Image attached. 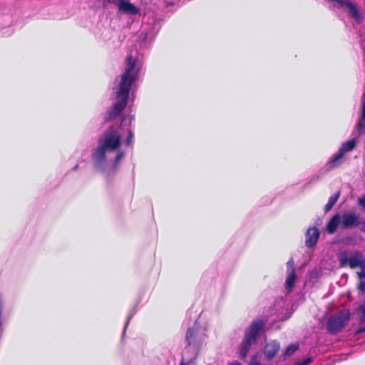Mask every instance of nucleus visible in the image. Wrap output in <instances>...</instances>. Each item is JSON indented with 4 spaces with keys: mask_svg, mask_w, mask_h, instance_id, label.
I'll return each mask as SVG.
<instances>
[{
    "mask_svg": "<svg viewBox=\"0 0 365 365\" xmlns=\"http://www.w3.org/2000/svg\"><path fill=\"white\" fill-rule=\"evenodd\" d=\"M126 68L120 76V82L118 90L116 92V98L118 100L110 107L105 115V121H111L117 118L125 108L130 87L138 78L139 69H135L136 59L128 54L125 59Z\"/></svg>",
    "mask_w": 365,
    "mask_h": 365,
    "instance_id": "f257e3e1",
    "label": "nucleus"
},
{
    "mask_svg": "<svg viewBox=\"0 0 365 365\" xmlns=\"http://www.w3.org/2000/svg\"><path fill=\"white\" fill-rule=\"evenodd\" d=\"M264 327V322L259 319L252 322L245 331L244 339L238 347L239 356L241 359L247 356L251 346L257 343L259 333Z\"/></svg>",
    "mask_w": 365,
    "mask_h": 365,
    "instance_id": "f03ea898",
    "label": "nucleus"
},
{
    "mask_svg": "<svg viewBox=\"0 0 365 365\" xmlns=\"http://www.w3.org/2000/svg\"><path fill=\"white\" fill-rule=\"evenodd\" d=\"M351 313L348 309H342L331 317L326 324L327 330L331 334L340 332L349 322Z\"/></svg>",
    "mask_w": 365,
    "mask_h": 365,
    "instance_id": "7ed1b4c3",
    "label": "nucleus"
},
{
    "mask_svg": "<svg viewBox=\"0 0 365 365\" xmlns=\"http://www.w3.org/2000/svg\"><path fill=\"white\" fill-rule=\"evenodd\" d=\"M120 138L118 131L112 126L104 132L103 138L100 139L98 142H101V145L108 150L114 151L120 146Z\"/></svg>",
    "mask_w": 365,
    "mask_h": 365,
    "instance_id": "20e7f679",
    "label": "nucleus"
},
{
    "mask_svg": "<svg viewBox=\"0 0 365 365\" xmlns=\"http://www.w3.org/2000/svg\"><path fill=\"white\" fill-rule=\"evenodd\" d=\"M339 260L341 267H346L349 264L351 269L360 267L365 262V258L359 251H356L349 258L346 253H341Z\"/></svg>",
    "mask_w": 365,
    "mask_h": 365,
    "instance_id": "39448f33",
    "label": "nucleus"
},
{
    "mask_svg": "<svg viewBox=\"0 0 365 365\" xmlns=\"http://www.w3.org/2000/svg\"><path fill=\"white\" fill-rule=\"evenodd\" d=\"M341 228L342 230L356 227L361 224L360 221V216L351 211L344 212L341 216Z\"/></svg>",
    "mask_w": 365,
    "mask_h": 365,
    "instance_id": "423d86ee",
    "label": "nucleus"
},
{
    "mask_svg": "<svg viewBox=\"0 0 365 365\" xmlns=\"http://www.w3.org/2000/svg\"><path fill=\"white\" fill-rule=\"evenodd\" d=\"M280 349L279 342L273 340L267 343L264 349V354L267 360H272L279 352Z\"/></svg>",
    "mask_w": 365,
    "mask_h": 365,
    "instance_id": "0eeeda50",
    "label": "nucleus"
},
{
    "mask_svg": "<svg viewBox=\"0 0 365 365\" xmlns=\"http://www.w3.org/2000/svg\"><path fill=\"white\" fill-rule=\"evenodd\" d=\"M319 237V230L315 227H310L306 232L305 245L307 247H312L314 246Z\"/></svg>",
    "mask_w": 365,
    "mask_h": 365,
    "instance_id": "6e6552de",
    "label": "nucleus"
},
{
    "mask_svg": "<svg viewBox=\"0 0 365 365\" xmlns=\"http://www.w3.org/2000/svg\"><path fill=\"white\" fill-rule=\"evenodd\" d=\"M107 150L101 145V142H98V146L92 155V159L96 165H101L106 160Z\"/></svg>",
    "mask_w": 365,
    "mask_h": 365,
    "instance_id": "1a4fd4ad",
    "label": "nucleus"
},
{
    "mask_svg": "<svg viewBox=\"0 0 365 365\" xmlns=\"http://www.w3.org/2000/svg\"><path fill=\"white\" fill-rule=\"evenodd\" d=\"M118 8L119 12L127 14L135 15L139 12V9L128 0H122Z\"/></svg>",
    "mask_w": 365,
    "mask_h": 365,
    "instance_id": "9d476101",
    "label": "nucleus"
},
{
    "mask_svg": "<svg viewBox=\"0 0 365 365\" xmlns=\"http://www.w3.org/2000/svg\"><path fill=\"white\" fill-rule=\"evenodd\" d=\"M341 215L339 213H336L333 215L327 224L326 229L329 234H334L338 227L341 226Z\"/></svg>",
    "mask_w": 365,
    "mask_h": 365,
    "instance_id": "9b49d317",
    "label": "nucleus"
},
{
    "mask_svg": "<svg viewBox=\"0 0 365 365\" xmlns=\"http://www.w3.org/2000/svg\"><path fill=\"white\" fill-rule=\"evenodd\" d=\"M344 154L343 153V151H341L339 149L336 153L332 155L331 158L329 159L328 163V170H331L334 168H337L339 166L341 163V160L342 158L344 157Z\"/></svg>",
    "mask_w": 365,
    "mask_h": 365,
    "instance_id": "f8f14e48",
    "label": "nucleus"
},
{
    "mask_svg": "<svg viewBox=\"0 0 365 365\" xmlns=\"http://www.w3.org/2000/svg\"><path fill=\"white\" fill-rule=\"evenodd\" d=\"M297 279V274L295 270L291 271L285 282V289L288 292H291L292 291V289L295 284V281Z\"/></svg>",
    "mask_w": 365,
    "mask_h": 365,
    "instance_id": "ddd939ff",
    "label": "nucleus"
},
{
    "mask_svg": "<svg viewBox=\"0 0 365 365\" xmlns=\"http://www.w3.org/2000/svg\"><path fill=\"white\" fill-rule=\"evenodd\" d=\"M196 336V330L194 328H188L186 333L185 339L189 346L194 344L195 343Z\"/></svg>",
    "mask_w": 365,
    "mask_h": 365,
    "instance_id": "4468645a",
    "label": "nucleus"
},
{
    "mask_svg": "<svg viewBox=\"0 0 365 365\" xmlns=\"http://www.w3.org/2000/svg\"><path fill=\"white\" fill-rule=\"evenodd\" d=\"M339 196H340V192L338 191L337 192H336L335 194H334L329 197L328 202L326 204V205L324 207L325 212L329 211L334 207V205L337 202Z\"/></svg>",
    "mask_w": 365,
    "mask_h": 365,
    "instance_id": "2eb2a0df",
    "label": "nucleus"
},
{
    "mask_svg": "<svg viewBox=\"0 0 365 365\" xmlns=\"http://www.w3.org/2000/svg\"><path fill=\"white\" fill-rule=\"evenodd\" d=\"M356 147V140L354 139L349 140L344 143H342L339 150L343 151V153L345 154L346 152L353 150Z\"/></svg>",
    "mask_w": 365,
    "mask_h": 365,
    "instance_id": "dca6fc26",
    "label": "nucleus"
},
{
    "mask_svg": "<svg viewBox=\"0 0 365 365\" xmlns=\"http://www.w3.org/2000/svg\"><path fill=\"white\" fill-rule=\"evenodd\" d=\"M356 128L359 135L365 134V117L360 115L356 125Z\"/></svg>",
    "mask_w": 365,
    "mask_h": 365,
    "instance_id": "f3484780",
    "label": "nucleus"
},
{
    "mask_svg": "<svg viewBox=\"0 0 365 365\" xmlns=\"http://www.w3.org/2000/svg\"><path fill=\"white\" fill-rule=\"evenodd\" d=\"M299 346L298 343L291 344L287 347L286 350L283 353V356L285 357L290 356L292 354H294V353L296 351H297L299 349Z\"/></svg>",
    "mask_w": 365,
    "mask_h": 365,
    "instance_id": "a211bd4d",
    "label": "nucleus"
},
{
    "mask_svg": "<svg viewBox=\"0 0 365 365\" xmlns=\"http://www.w3.org/2000/svg\"><path fill=\"white\" fill-rule=\"evenodd\" d=\"M356 312L361 313V315H360V317H359V323L361 324L365 323V300H364V302L363 304H360L357 307Z\"/></svg>",
    "mask_w": 365,
    "mask_h": 365,
    "instance_id": "6ab92c4d",
    "label": "nucleus"
},
{
    "mask_svg": "<svg viewBox=\"0 0 365 365\" xmlns=\"http://www.w3.org/2000/svg\"><path fill=\"white\" fill-rule=\"evenodd\" d=\"M357 289L361 294L365 293V280H361L357 284Z\"/></svg>",
    "mask_w": 365,
    "mask_h": 365,
    "instance_id": "aec40b11",
    "label": "nucleus"
},
{
    "mask_svg": "<svg viewBox=\"0 0 365 365\" xmlns=\"http://www.w3.org/2000/svg\"><path fill=\"white\" fill-rule=\"evenodd\" d=\"M121 1H122V0H105V1L103 3V6L106 7V6H107L108 4H113L118 7Z\"/></svg>",
    "mask_w": 365,
    "mask_h": 365,
    "instance_id": "412c9836",
    "label": "nucleus"
},
{
    "mask_svg": "<svg viewBox=\"0 0 365 365\" xmlns=\"http://www.w3.org/2000/svg\"><path fill=\"white\" fill-rule=\"evenodd\" d=\"M361 271L357 272V276L359 279L365 278V262L360 267Z\"/></svg>",
    "mask_w": 365,
    "mask_h": 365,
    "instance_id": "4be33fe9",
    "label": "nucleus"
},
{
    "mask_svg": "<svg viewBox=\"0 0 365 365\" xmlns=\"http://www.w3.org/2000/svg\"><path fill=\"white\" fill-rule=\"evenodd\" d=\"M133 135H134L133 133L130 130H129L128 135V137L126 138V142H125L127 146L130 145V144L132 143Z\"/></svg>",
    "mask_w": 365,
    "mask_h": 365,
    "instance_id": "5701e85b",
    "label": "nucleus"
},
{
    "mask_svg": "<svg viewBox=\"0 0 365 365\" xmlns=\"http://www.w3.org/2000/svg\"><path fill=\"white\" fill-rule=\"evenodd\" d=\"M313 359L312 357H307V359L302 360L300 362L295 364L294 365H309L312 362Z\"/></svg>",
    "mask_w": 365,
    "mask_h": 365,
    "instance_id": "b1692460",
    "label": "nucleus"
},
{
    "mask_svg": "<svg viewBox=\"0 0 365 365\" xmlns=\"http://www.w3.org/2000/svg\"><path fill=\"white\" fill-rule=\"evenodd\" d=\"M313 359L312 357H307V359L302 360L300 362L295 364L294 365H309L312 362Z\"/></svg>",
    "mask_w": 365,
    "mask_h": 365,
    "instance_id": "393cba45",
    "label": "nucleus"
},
{
    "mask_svg": "<svg viewBox=\"0 0 365 365\" xmlns=\"http://www.w3.org/2000/svg\"><path fill=\"white\" fill-rule=\"evenodd\" d=\"M124 157V153L123 152H120L119 153L116 157H115V165H117L119 164V163L120 162V160L123 159V158Z\"/></svg>",
    "mask_w": 365,
    "mask_h": 365,
    "instance_id": "a878e982",
    "label": "nucleus"
},
{
    "mask_svg": "<svg viewBox=\"0 0 365 365\" xmlns=\"http://www.w3.org/2000/svg\"><path fill=\"white\" fill-rule=\"evenodd\" d=\"M287 268L288 269H291V271L295 270L294 269V259L292 257L289 259L287 262Z\"/></svg>",
    "mask_w": 365,
    "mask_h": 365,
    "instance_id": "bb28decb",
    "label": "nucleus"
},
{
    "mask_svg": "<svg viewBox=\"0 0 365 365\" xmlns=\"http://www.w3.org/2000/svg\"><path fill=\"white\" fill-rule=\"evenodd\" d=\"M359 205L365 210V195L358 199Z\"/></svg>",
    "mask_w": 365,
    "mask_h": 365,
    "instance_id": "cd10ccee",
    "label": "nucleus"
},
{
    "mask_svg": "<svg viewBox=\"0 0 365 365\" xmlns=\"http://www.w3.org/2000/svg\"><path fill=\"white\" fill-rule=\"evenodd\" d=\"M361 115L365 117V98L363 100Z\"/></svg>",
    "mask_w": 365,
    "mask_h": 365,
    "instance_id": "c85d7f7f",
    "label": "nucleus"
},
{
    "mask_svg": "<svg viewBox=\"0 0 365 365\" xmlns=\"http://www.w3.org/2000/svg\"><path fill=\"white\" fill-rule=\"evenodd\" d=\"M364 332H365V327H361L356 331V334H360V333H364Z\"/></svg>",
    "mask_w": 365,
    "mask_h": 365,
    "instance_id": "c756f323",
    "label": "nucleus"
},
{
    "mask_svg": "<svg viewBox=\"0 0 365 365\" xmlns=\"http://www.w3.org/2000/svg\"><path fill=\"white\" fill-rule=\"evenodd\" d=\"M227 365H242L241 363H240L237 361H234L231 363H229Z\"/></svg>",
    "mask_w": 365,
    "mask_h": 365,
    "instance_id": "7c9ffc66",
    "label": "nucleus"
},
{
    "mask_svg": "<svg viewBox=\"0 0 365 365\" xmlns=\"http://www.w3.org/2000/svg\"><path fill=\"white\" fill-rule=\"evenodd\" d=\"M362 225H363V227H362V228L361 230V231L365 232V222H362Z\"/></svg>",
    "mask_w": 365,
    "mask_h": 365,
    "instance_id": "2f4dec72",
    "label": "nucleus"
},
{
    "mask_svg": "<svg viewBox=\"0 0 365 365\" xmlns=\"http://www.w3.org/2000/svg\"><path fill=\"white\" fill-rule=\"evenodd\" d=\"M180 365H185V364H184V363L182 362Z\"/></svg>",
    "mask_w": 365,
    "mask_h": 365,
    "instance_id": "473e14b6",
    "label": "nucleus"
},
{
    "mask_svg": "<svg viewBox=\"0 0 365 365\" xmlns=\"http://www.w3.org/2000/svg\"><path fill=\"white\" fill-rule=\"evenodd\" d=\"M364 96H365V93H364V95H363V98H364Z\"/></svg>",
    "mask_w": 365,
    "mask_h": 365,
    "instance_id": "72a5a7b5",
    "label": "nucleus"
}]
</instances>
